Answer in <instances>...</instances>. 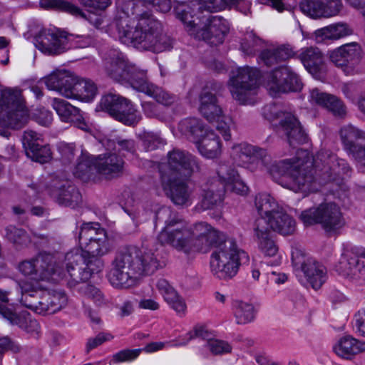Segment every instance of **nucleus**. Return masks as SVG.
<instances>
[{
  "label": "nucleus",
  "instance_id": "obj_1",
  "mask_svg": "<svg viewBox=\"0 0 365 365\" xmlns=\"http://www.w3.org/2000/svg\"><path fill=\"white\" fill-rule=\"evenodd\" d=\"M155 0H129L124 3L116 19V29L122 43L140 50L160 53L173 48V40L163 32L161 23L143 11L142 3L151 5Z\"/></svg>",
  "mask_w": 365,
  "mask_h": 365
},
{
  "label": "nucleus",
  "instance_id": "obj_2",
  "mask_svg": "<svg viewBox=\"0 0 365 365\" xmlns=\"http://www.w3.org/2000/svg\"><path fill=\"white\" fill-rule=\"evenodd\" d=\"M155 220L165 225L158 241L186 255L207 252L220 237L219 232L207 222L190 225L169 207H160L156 212Z\"/></svg>",
  "mask_w": 365,
  "mask_h": 365
},
{
  "label": "nucleus",
  "instance_id": "obj_3",
  "mask_svg": "<svg viewBox=\"0 0 365 365\" xmlns=\"http://www.w3.org/2000/svg\"><path fill=\"white\" fill-rule=\"evenodd\" d=\"M160 267L154 253L136 247L118 251L111 262L108 279L113 287L129 288L135 284L143 274H151Z\"/></svg>",
  "mask_w": 365,
  "mask_h": 365
},
{
  "label": "nucleus",
  "instance_id": "obj_4",
  "mask_svg": "<svg viewBox=\"0 0 365 365\" xmlns=\"http://www.w3.org/2000/svg\"><path fill=\"white\" fill-rule=\"evenodd\" d=\"M197 6L195 1L178 4L175 7L177 18L194 38L202 39L210 45L221 44L229 31L227 21L220 16H195L192 13Z\"/></svg>",
  "mask_w": 365,
  "mask_h": 365
},
{
  "label": "nucleus",
  "instance_id": "obj_5",
  "mask_svg": "<svg viewBox=\"0 0 365 365\" xmlns=\"http://www.w3.org/2000/svg\"><path fill=\"white\" fill-rule=\"evenodd\" d=\"M309 165L299 160H282L270 165L269 172L273 178H281L280 184L295 192H309L317 190L316 179Z\"/></svg>",
  "mask_w": 365,
  "mask_h": 365
},
{
  "label": "nucleus",
  "instance_id": "obj_6",
  "mask_svg": "<svg viewBox=\"0 0 365 365\" xmlns=\"http://www.w3.org/2000/svg\"><path fill=\"white\" fill-rule=\"evenodd\" d=\"M255 207L260 215L259 218L266 221L269 231L271 230L282 235H289L295 230V220L286 209L279 205L268 193H259L255 197Z\"/></svg>",
  "mask_w": 365,
  "mask_h": 365
},
{
  "label": "nucleus",
  "instance_id": "obj_7",
  "mask_svg": "<svg viewBox=\"0 0 365 365\" xmlns=\"http://www.w3.org/2000/svg\"><path fill=\"white\" fill-rule=\"evenodd\" d=\"M19 269L24 275L36 281L66 279L68 282L66 259L61 264L57 263L51 254L41 253L31 259L25 260L20 263Z\"/></svg>",
  "mask_w": 365,
  "mask_h": 365
},
{
  "label": "nucleus",
  "instance_id": "obj_8",
  "mask_svg": "<svg viewBox=\"0 0 365 365\" xmlns=\"http://www.w3.org/2000/svg\"><path fill=\"white\" fill-rule=\"evenodd\" d=\"M263 115L277 133L285 135L290 146L297 145L305 140L301 124L294 113L277 105L266 106Z\"/></svg>",
  "mask_w": 365,
  "mask_h": 365
},
{
  "label": "nucleus",
  "instance_id": "obj_9",
  "mask_svg": "<svg viewBox=\"0 0 365 365\" xmlns=\"http://www.w3.org/2000/svg\"><path fill=\"white\" fill-rule=\"evenodd\" d=\"M299 219L306 226L320 225L329 234L338 233L346 224L339 206L334 202H324L307 209L301 212Z\"/></svg>",
  "mask_w": 365,
  "mask_h": 365
},
{
  "label": "nucleus",
  "instance_id": "obj_10",
  "mask_svg": "<svg viewBox=\"0 0 365 365\" xmlns=\"http://www.w3.org/2000/svg\"><path fill=\"white\" fill-rule=\"evenodd\" d=\"M29 120V111L19 89H5L0 97V126L12 129L23 128Z\"/></svg>",
  "mask_w": 365,
  "mask_h": 365
},
{
  "label": "nucleus",
  "instance_id": "obj_11",
  "mask_svg": "<svg viewBox=\"0 0 365 365\" xmlns=\"http://www.w3.org/2000/svg\"><path fill=\"white\" fill-rule=\"evenodd\" d=\"M245 252L240 250L236 242L227 240L211 255L210 269L212 273L219 279H230L238 272L240 259Z\"/></svg>",
  "mask_w": 365,
  "mask_h": 365
},
{
  "label": "nucleus",
  "instance_id": "obj_12",
  "mask_svg": "<svg viewBox=\"0 0 365 365\" xmlns=\"http://www.w3.org/2000/svg\"><path fill=\"white\" fill-rule=\"evenodd\" d=\"M260 71L254 67H240L230 76L228 87L232 98L240 104H254Z\"/></svg>",
  "mask_w": 365,
  "mask_h": 365
},
{
  "label": "nucleus",
  "instance_id": "obj_13",
  "mask_svg": "<svg viewBox=\"0 0 365 365\" xmlns=\"http://www.w3.org/2000/svg\"><path fill=\"white\" fill-rule=\"evenodd\" d=\"M65 259L68 285L71 287L88 280L92 274L100 272L104 265L103 261L100 257L79 254L78 251L68 252Z\"/></svg>",
  "mask_w": 365,
  "mask_h": 365
},
{
  "label": "nucleus",
  "instance_id": "obj_14",
  "mask_svg": "<svg viewBox=\"0 0 365 365\" xmlns=\"http://www.w3.org/2000/svg\"><path fill=\"white\" fill-rule=\"evenodd\" d=\"M230 158L236 166L255 172L262 167H267L271 162L270 155L264 148L242 142L233 145Z\"/></svg>",
  "mask_w": 365,
  "mask_h": 365
},
{
  "label": "nucleus",
  "instance_id": "obj_15",
  "mask_svg": "<svg viewBox=\"0 0 365 365\" xmlns=\"http://www.w3.org/2000/svg\"><path fill=\"white\" fill-rule=\"evenodd\" d=\"M100 106L115 120L127 125H133L141 119V115L132 103L116 94L109 93L102 97Z\"/></svg>",
  "mask_w": 365,
  "mask_h": 365
},
{
  "label": "nucleus",
  "instance_id": "obj_16",
  "mask_svg": "<svg viewBox=\"0 0 365 365\" xmlns=\"http://www.w3.org/2000/svg\"><path fill=\"white\" fill-rule=\"evenodd\" d=\"M315 173L319 172L324 181H336L342 179L349 171L344 159L339 158L330 150H322L313 158L312 164Z\"/></svg>",
  "mask_w": 365,
  "mask_h": 365
},
{
  "label": "nucleus",
  "instance_id": "obj_17",
  "mask_svg": "<svg viewBox=\"0 0 365 365\" xmlns=\"http://www.w3.org/2000/svg\"><path fill=\"white\" fill-rule=\"evenodd\" d=\"M34 43L39 51L48 55L60 54L77 46L73 35L58 30L41 31L35 37Z\"/></svg>",
  "mask_w": 365,
  "mask_h": 365
},
{
  "label": "nucleus",
  "instance_id": "obj_18",
  "mask_svg": "<svg viewBox=\"0 0 365 365\" xmlns=\"http://www.w3.org/2000/svg\"><path fill=\"white\" fill-rule=\"evenodd\" d=\"M292 264L294 268L300 269L304 274L307 282L315 290L319 289L327 281L326 267L314 258L296 250L292 254Z\"/></svg>",
  "mask_w": 365,
  "mask_h": 365
},
{
  "label": "nucleus",
  "instance_id": "obj_19",
  "mask_svg": "<svg viewBox=\"0 0 365 365\" xmlns=\"http://www.w3.org/2000/svg\"><path fill=\"white\" fill-rule=\"evenodd\" d=\"M265 86L272 96L281 93L297 91L302 88L298 76L288 66H280L269 73L265 79Z\"/></svg>",
  "mask_w": 365,
  "mask_h": 365
},
{
  "label": "nucleus",
  "instance_id": "obj_20",
  "mask_svg": "<svg viewBox=\"0 0 365 365\" xmlns=\"http://www.w3.org/2000/svg\"><path fill=\"white\" fill-rule=\"evenodd\" d=\"M41 7L66 12L76 18L86 20L97 29H102L106 24V16L102 12L83 11L78 6L63 0H40Z\"/></svg>",
  "mask_w": 365,
  "mask_h": 365
},
{
  "label": "nucleus",
  "instance_id": "obj_21",
  "mask_svg": "<svg viewBox=\"0 0 365 365\" xmlns=\"http://www.w3.org/2000/svg\"><path fill=\"white\" fill-rule=\"evenodd\" d=\"M168 164L169 172L161 175L175 178L177 175L190 177L201 170V165L195 156L180 149H173L168 153Z\"/></svg>",
  "mask_w": 365,
  "mask_h": 365
},
{
  "label": "nucleus",
  "instance_id": "obj_22",
  "mask_svg": "<svg viewBox=\"0 0 365 365\" xmlns=\"http://www.w3.org/2000/svg\"><path fill=\"white\" fill-rule=\"evenodd\" d=\"M365 258V250L359 252L356 248H346L341 254L336 267L340 274L352 280H365V262L359 259Z\"/></svg>",
  "mask_w": 365,
  "mask_h": 365
},
{
  "label": "nucleus",
  "instance_id": "obj_23",
  "mask_svg": "<svg viewBox=\"0 0 365 365\" xmlns=\"http://www.w3.org/2000/svg\"><path fill=\"white\" fill-rule=\"evenodd\" d=\"M361 58V46L356 43L343 45L330 55L331 62L346 75H352L358 71Z\"/></svg>",
  "mask_w": 365,
  "mask_h": 365
},
{
  "label": "nucleus",
  "instance_id": "obj_24",
  "mask_svg": "<svg viewBox=\"0 0 365 365\" xmlns=\"http://www.w3.org/2000/svg\"><path fill=\"white\" fill-rule=\"evenodd\" d=\"M161 184L166 195L175 205L188 207L192 203L193 190L185 180L161 175Z\"/></svg>",
  "mask_w": 365,
  "mask_h": 365
},
{
  "label": "nucleus",
  "instance_id": "obj_25",
  "mask_svg": "<svg viewBox=\"0 0 365 365\" xmlns=\"http://www.w3.org/2000/svg\"><path fill=\"white\" fill-rule=\"evenodd\" d=\"M48 193L62 205L74 208L81 202V195L67 180L53 178L48 185Z\"/></svg>",
  "mask_w": 365,
  "mask_h": 365
},
{
  "label": "nucleus",
  "instance_id": "obj_26",
  "mask_svg": "<svg viewBox=\"0 0 365 365\" xmlns=\"http://www.w3.org/2000/svg\"><path fill=\"white\" fill-rule=\"evenodd\" d=\"M298 58L314 78L322 80L324 77L327 70L326 59L317 47L309 46L301 48Z\"/></svg>",
  "mask_w": 365,
  "mask_h": 365
},
{
  "label": "nucleus",
  "instance_id": "obj_27",
  "mask_svg": "<svg viewBox=\"0 0 365 365\" xmlns=\"http://www.w3.org/2000/svg\"><path fill=\"white\" fill-rule=\"evenodd\" d=\"M51 106L62 121L71 123L83 130L88 128L80 110L66 101L54 98L52 99Z\"/></svg>",
  "mask_w": 365,
  "mask_h": 365
},
{
  "label": "nucleus",
  "instance_id": "obj_28",
  "mask_svg": "<svg viewBox=\"0 0 365 365\" xmlns=\"http://www.w3.org/2000/svg\"><path fill=\"white\" fill-rule=\"evenodd\" d=\"M217 173L224 190H230L239 195L247 194L248 187L240 179L238 172L230 165L226 163H220Z\"/></svg>",
  "mask_w": 365,
  "mask_h": 365
},
{
  "label": "nucleus",
  "instance_id": "obj_29",
  "mask_svg": "<svg viewBox=\"0 0 365 365\" xmlns=\"http://www.w3.org/2000/svg\"><path fill=\"white\" fill-rule=\"evenodd\" d=\"M253 230L255 240L260 252L265 256H275L278 247L272 239L266 221L262 218H257L255 222Z\"/></svg>",
  "mask_w": 365,
  "mask_h": 365
},
{
  "label": "nucleus",
  "instance_id": "obj_30",
  "mask_svg": "<svg viewBox=\"0 0 365 365\" xmlns=\"http://www.w3.org/2000/svg\"><path fill=\"white\" fill-rule=\"evenodd\" d=\"M156 287L169 307L180 317L186 314L187 304L184 298L165 279H159Z\"/></svg>",
  "mask_w": 365,
  "mask_h": 365
},
{
  "label": "nucleus",
  "instance_id": "obj_31",
  "mask_svg": "<svg viewBox=\"0 0 365 365\" xmlns=\"http://www.w3.org/2000/svg\"><path fill=\"white\" fill-rule=\"evenodd\" d=\"M130 66H131V64L128 63L124 54L115 50L110 53L105 63L108 75L113 80L121 83H123Z\"/></svg>",
  "mask_w": 365,
  "mask_h": 365
},
{
  "label": "nucleus",
  "instance_id": "obj_32",
  "mask_svg": "<svg viewBox=\"0 0 365 365\" xmlns=\"http://www.w3.org/2000/svg\"><path fill=\"white\" fill-rule=\"evenodd\" d=\"M43 81L48 89L58 91L68 98L73 84L74 75L66 71H57L45 77Z\"/></svg>",
  "mask_w": 365,
  "mask_h": 365
},
{
  "label": "nucleus",
  "instance_id": "obj_33",
  "mask_svg": "<svg viewBox=\"0 0 365 365\" xmlns=\"http://www.w3.org/2000/svg\"><path fill=\"white\" fill-rule=\"evenodd\" d=\"M98 172L108 178H112L120 174L123 169L124 161L115 153L99 155L93 163Z\"/></svg>",
  "mask_w": 365,
  "mask_h": 365
},
{
  "label": "nucleus",
  "instance_id": "obj_34",
  "mask_svg": "<svg viewBox=\"0 0 365 365\" xmlns=\"http://www.w3.org/2000/svg\"><path fill=\"white\" fill-rule=\"evenodd\" d=\"M333 350L337 356L350 359L356 354L365 353V341L350 335L344 336L334 345Z\"/></svg>",
  "mask_w": 365,
  "mask_h": 365
},
{
  "label": "nucleus",
  "instance_id": "obj_35",
  "mask_svg": "<svg viewBox=\"0 0 365 365\" xmlns=\"http://www.w3.org/2000/svg\"><path fill=\"white\" fill-rule=\"evenodd\" d=\"M97 91V86L93 81L74 76L73 84L70 89L71 94H68V98L88 102L95 98Z\"/></svg>",
  "mask_w": 365,
  "mask_h": 365
},
{
  "label": "nucleus",
  "instance_id": "obj_36",
  "mask_svg": "<svg viewBox=\"0 0 365 365\" xmlns=\"http://www.w3.org/2000/svg\"><path fill=\"white\" fill-rule=\"evenodd\" d=\"M195 143L199 153L206 158H215L221 154L220 138L212 130H206L199 140Z\"/></svg>",
  "mask_w": 365,
  "mask_h": 365
},
{
  "label": "nucleus",
  "instance_id": "obj_37",
  "mask_svg": "<svg viewBox=\"0 0 365 365\" xmlns=\"http://www.w3.org/2000/svg\"><path fill=\"white\" fill-rule=\"evenodd\" d=\"M123 83H128L134 90L147 93L151 86L148 78L147 71L140 69L134 65H131L128 68V73L125 78Z\"/></svg>",
  "mask_w": 365,
  "mask_h": 365
},
{
  "label": "nucleus",
  "instance_id": "obj_38",
  "mask_svg": "<svg viewBox=\"0 0 365 365\" xmlns=\"http://www.w3.org/2000/svg\"><path fill=\"white\" fill-rule=\"evenodd\" d=\"M352 29L345 23H337L319 29L314 32L317 42L337 40L352 34Z\"/></svg>",
  "mask_w": 365,
  "mask_h": 365
},
{
  "label": "nucleus",
  "instance_id": "obj_39",
  "mask_svg": "<svg viewBox=\"0 0 365 365\" xmlns=\"http://www.w3.org/2000/svg\"><path fill=\"white\" fill-rule=\"evenodd\" d=\"M206 130L202 120L197 118H185L178 125L181 134L194 143L199 140Z\"/></svg>",
  "mask_w": 365,
  "mask_h": 365
},
{
  "label": "nucleus",
  "instance_id": "obj_40",
  "mask_svg": "<svg viewBox=\"0 0 365 365\" xmlns=\"http://www.w3.org/2000/svg\"><path fill=\"white\" fill-rule=\"evenodd\" d=\"M294 51L289 46L282 45L277 48L263 50L259 55V59L266 66H271L286 61L292 57Z\"/></svg>",
  "mask_w": 365,
  "mask_h": 365
},
{
  "label": "nucleus",
  "instance_id": "obj_41",
  "mask_svg": "<svg viewBox=\"0 0 365 365\" xmlns=\"http://www.w3.org/2000/svg\"><path fill=\"white\" fill-rule=\"evenodd\" d=\"M232 310L237 324H247L252 322L256 316V310L252 304L240 299L232 303Z\"/></svg>",
  "mask_w": 365,
  "mask_h": 365
},
{
  "label": "nucleus",
  "instance_id": "obj_42",
  "mask_svg": "<svg viewBox=\"0 0 365 365\" xmlns=\"http://www.w3.org/2000/svg\"><path fill=\"white\" fill-rule=\"evenodd\" d=\"M81 250L79 254H85L91 257H102L108 254L110 250V247L106 235L100 233V238L96 241H91L86 244H79Z\"/></svg>",
  "mask_w": 365,
  "mask_h": 365
},
{
  "label": "nucleus",
  "instance_id": "obj_43",
  "mask_svg": "<svg viewBox=\"0 0 365 365\" xmlns=\"http://www.w3.org/2000/svg\"><path fill=\"white\" fill-rule=\"evenodd\" d=\"M19 286L21 292V304L37 313L39 290L37 289L36 286L28 281L21 282Z\"/></svg>",
  "mask_w": 365,
  "mask_h": 365
},
{
  "label": "nucleus",
  "instance_id": "obj_44",
  "mask_svg": "<svg viewBox=\"0 0 365 365\" xmlns=\"http://www.w3.org/2000/svg\"><path fill=\"white\" fill-rule=\"evenodd\" d=\"M340 136L346 150L361 141H365V132L352 125L343 126L340 130Z\"/></svg>",
  "mask_w": 365,
  "mask_h": 365
},
{
  "label": "nucleus",
  "instance_id": "obj_45",
  "mask_svg": "<svg viewBox=\"0 0 365 365\" xmlns=\"http://www.w3.org/2000/svg\"><path fill=\"white\" fill-rule=\"evenodd\" d=\"M101 232L106 235V230L101 227L99 223H83L78 233V242L79 244H86L91 241H96V239L100 238Z\"/></svg>",
  "mask_w": 365,
  "mask_h": 365
},
{
  "label": "nucleus",
  "instance_id": "obj_46",
  "mask_svg": "<svg viewBox=\"0 0 365 365\" xmlns=\"http://www.w3.org/2000/svg\"><path fill=\"white\" fill-rule=\"evenodd\" d=\"M224 194L222 185L220 187H217L215 184H211L207 189L204 190L202 200L203 209H210L214 205L220 203L223 200Z\"/></svg>",
  "mask_w": 365,
  "mask_h": 365
},
{
  "label": "nucleus",
  "instance_id": "obj_47",
  "mask_svg": "<svg viewBox=\"0 0 365 365\" xmlns=\"http://www.w3.org/2000/svg\"><path fill=\"white\" fill-rule=\"evenodd\" d=\"M263 48V42L253 33L247 34L242 39L240 49L246 56H253Z\"/></svg>",
  "mask_w": 365,
  "mask_h": 365
},
{
  "label": "nucleus",
  "instance_id": "obj_48",
  "mask_svg": "<svg viewBox=\"0 0 365 365\" xmlns=\"http://www.w3.org/2000/svg\"><path fill=\"white\" fill-rule=\"evenodd\" d=\"M146 95L153 98L158 103L166 106H170L178 100L175 96L155 85L151 86Z\"/></svg>",
  "mask_w": 365,
  "mask_h": 365
},
{
  "label": "nucleus",
  "instance_id": "obj_49",
  "mask_svg": "<svg viewBox=\"0 0 365 365\" xmlns=\"http://www.w3.org/2000/svg\"><path fill=\"white\" fill-rule=\"evenodd\" d=\"M243 0H200V4H197V7L195 8L194 11L199 9H203L210 12H217L225 9L227 5L233 3H240Z\"/></svg>",
  "mask_w": 365,
  "mask_h": 365
},
{
  "label": "nucleus",
  "instance_id": "obj_50",
  "mask_svg": "<svg viewBox=\"0 0 365 365\" xmlns=\"http://www.w3.org/2000/svg\"><path fill=\"white\" fill-rule=\"evenodd\" d=\"M335 96L324 92L317 88L310 90L309 101L312 104L319 106L326 110L329 107Z\"/></svg>",
  "mask_w": 365,
  "mask_h": 365
},
{
  "label": "nucleus",
  "instance_id": "obj_51",
  "mask_svg": "<svg viewBox=\"0 0 365 365\" xmlns=\"http://www.w3.org/2000/svg\"><path fill=\"white\" fill-rule=\"evenodd\" d=\"M84 297L93 301L97 307H102L108 303V299L103 293L97 287L91 284H86L81 287Z\"/></svg>",
  "mask_w": 365,
  "mask_h": 365
},
{
  "label": "nucleus",
  "instance_id": "obj_52",
  "mask_svg": "<svg viewBox=\"0 0 365 365\" xmlns=\"http://www.w3.org/2000/svg\"><path fill=\"white\" fill-rule=\"evenodd\" d=\"M322 0H304L300 4L302 11L312 18H324Z\"/></svg>",
  "mask_w": 365,
  "mask_h": 365
},
{
  "label": "nucleus",
  "instance_id": "obj_53",
  "mask_svg": "<svg viewBox=\"0 0 365 365\" xmlns=\"http://www.w3.org/2000/svg\"><path fill=\"white\" fill-rule=\"evenodd\" d=\"M6 239L15 245H24L30 241L27 233L22 229L9 225L5 229Z\"/></svg>",
  "mask_w": 365,
  "mask_h": 365
},
{
  "label": "nucleus",
  "instance_id": "obj_54",
  "mask_svg": "<svg viewBox=\"0 0 365 365\" xmlns=\"http://www.w3.org/2000/svg\"><path fill=\"white\" fill-rule=\"evenodd\" d=\"M26 155L33 161L39 163H46L51 158V152L48 145H41L39 143L31 150H29Z\"/></svg>",
  "mask_w": 365,
  "mask_h": 365
},
{
  "label": "nucleus",
  "instance_id": "obj_55",
  "mask_svg": "<svg viewBox=\"0 0 365 365\" xmlns=\"http://www.w3.org/2000/svg\"><path fill=\"white\" fill-rule=\"evenodd\" d=\"M220 86H217L215 83H207L202 90L200 96V106H202L204 103L205 104L212 105L218 103V100L216 97L215 93L217 89H220Z\"/></svg>",
  "mask_w": 365,
  "mask_h": 365
},
{
  "label": "nucleus",
  "instance_id": "obj_56",
  "mask_svg": "<svg viewBox=\"0 0 365 365\" xmlns=\"http://www.w3.org/2000/svg\"><path fill=\"white\" fill-rule=\"evenodd\" d=\"M198 109L201 115L210 122L219 120L222 118L223 113L218 103L208 106L204 103V105L199 106Z\"/></svg>",
  "mask_w": 365,
  "mask_h": 365
},
{
  "label": "nucleus",
  "instance_id": "obj_57",
  "mask_svg": "<svg viewBox=\"0 0 365 365\" xmlns=\"http://www.w3.org/2000/svg\"><path fill=\"white\" fill-rule=\"evenodd\" d=\"M207 346L215 355L228 354L232 351V346L228 342L216 339H207Z\"/></svg>",
  "mask_w": 365,
  "mask_h": 365
},
{
  "label": "nucleus",
  "instance_id": "obj_58",
  "mask_svg": "<svg viewBox=\"0 0 365 365\" xmlns=\"http://www.w3.org/2000/svg\"><path fill=\"white\" fill-rule=\"evenodd\" d=\"M51 300V312L56 313L61 310L67 303L68 298L66 294L61 291H50Z\"/></svg>",
  "mask_w": 365,
  "mask_h": 365
},
{
  "label": "nucleus",
  "instance_id": "obj_59",
  "mask_svg": "<svg viewBox=\"0 0 365 365\" xmlns=\"http://www.w3.org/2000/svg\"><path fill=\"white\" fill-rule=\"evenodd\" d=\"M51 300L50 291H40L38 295V308L37 313L40 314H53L51 312Z\"/></svg>",
  "mask_w": 365,
  "mask_h": 365
},
{
  "label": "nucleus",
  "instance_id": "obj_60",
  "mask_svg": "<svg viewBox=\"0 0 365 365\" xmlns=\"http://www.w3.org/2000/svg\"><path fill=\"white\" fill-rule=\"evenodd\" d=\"M114 150L124 156L126 153L133 155L135 151V143L133 140L119 138L115 143Z\"/></svg>",
  "mask_w": 365,
  "mask_h": 365
},
{
  "label": "nucleus",
  "instance_id": "obj_61",
  "mask_svg": "<svg viewBox=\"0 0 365 365\" xmlns=\"http://www.w3.org/2000/svg\"><path fill=\"white\" fill-rule=\"evenodd\" d=\"M324 18L336 16L342 8L341 0H322Z\"/></svg>",
  "mask_w": 365,
  "mask_h": 365
},
{
  "label": "nucleus",
  "instance_id": "obj_62",
  "mask_svg": "<svg viewBox=\"0 0 365 365\" xmlns=\"http://www.w3.org/2000/svg\"><path fill=\"white\" fill-rule=\"evenodd\" d=\"M141 351L140 349L121 350L113 355V361L115 363L133 361L139 356Z\"/></svg>",
  "mask_w": 365,
  "mask_h": 365
},
{
  "label": "nucleus",
  "instance_id": "obj_63",
  "mask_svg": "<svg viewBox=\"0 0 365 365\" xmlns=\"http://www.w3.org/2000/svg\"><path fill=\"white\" fill-rule=\"evenodd\" d=\"M41 140V135L33 131L26 130L24 133L22 138V143L26 153L29 150H31L38 144V141Z\"/></svg>",
  "mask_w": 365,
  "mask_h": 365
},
{
  "label": "nucleus",
  "instance_id": "obj_64",
  "mask_svg": "<svg viewBox=\"0 0 365 365\" xmlns=\"http://www.w3.org/2000/svg\"><path fill=\"white\" fill-rule=\"evenodd\" d=\"M91 170V162L83 156L76 167L74 175L77 178L84 180L89 177Z\"/></svg>",
  "mask_w": 365,
  "mask_h": 365
}]
</instances>
